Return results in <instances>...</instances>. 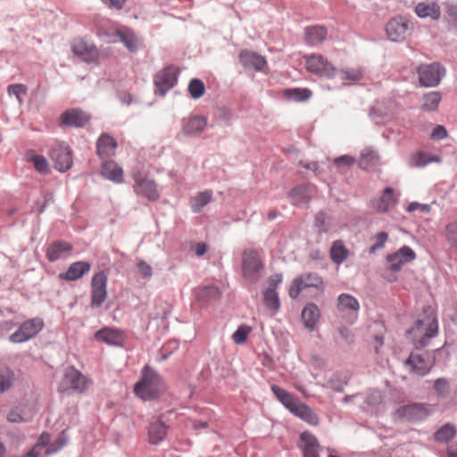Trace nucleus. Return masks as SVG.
<instances>
[{
	"label": "nucleus",
	"mask_w": 457,
	"mask_h": 457,
	"mask_svg": "<svg viewBox=\"0 0 457 457\" xmlns=\"http://www.w3.org/2000/svg\"><path fill=\"white\" fill-rule=\"evenodd\" d=\"M251 331L252 328L249 326L242 325L238 327L232 335L233 341L238 345L245 343Z\"/></svg>",
	"instance_id": "603ef678"
},
{
	"label": "nucleus",
	"mask_w": 457,
	"mask_h": 457,
	"mask_svg": "<svg viewBox=\"0 0 457 457\" xmlns=\"http://www.w3.org/2000/svg\"><path fill=\"white\" fill-rule=\"evenodd\" d=\"M101 172L106 179L120 183L123 180V170L114 161H106L103 163Z\"/></svg>",
	"instance_id": "2f4dec72"
},
{
	"label": "nucleus",
	"mask_w": 457,
	"mask_h": 457,
	"mask_svg": "<svg viewBox=\"0 0 457 457\" xmlns=\"http://www.w3.org/2000/svg\"><path fill=\"white\" fill-rule=\"evenodd\" d=\"M327 29L323 26H312L305 29V40L310 46L322 43L327 37Z\"/></svg>",
	"instance_id": "c9c22d12"
},
{
	"label": "nucleus",
	"mask_w": 457,
	"mask_h": 457,
	"mask_svg": "<svg viewBox=\"0 0 457 457\" xmlns=\"http://www.w3.org/2000/svg\"><path fill=\"white\" fill-rule=\"evenodd\" d=\"M263 300L266 306L271 310L277 311L279 308V299L278 293L274 288H268L263 294Z\"/></svg>",
	"instance_id": "a18cd8bd"
},
{
	"label": "nucleus",
	"mask_w": 457,
	"mask_h": 457,
	"mask_svg": "<svg viewBox=\"0 0 457 457\" xmlns=\"http://www.w3.org/2000/svg\"><path fill=\"white\" fill-rule=\"evenodd\" d=\"M430 413L428 406L424 403H412L400 407L397 410L399 417L409 421H417L427 418Z\"/></svg>",
	"instance_id": "dca6fc26"
},
{
	"label": "nucleus",
	"mask_w": 457,
	"mask_h": 457,
	"mask_svg": "<svg viewBox=\"0 0 457 457\" xmlns=\"http://www.w3.org/2000/svg\"><path fill=\"white\" fill-rule=\"evenodd\" d=\"M349 256V250L344 245L341 240L333 243L330 248V258L336 264L343 263Z\"/></svg>",
	"instance_id": "e433bc0d"
},
{
	"label": "nucleus",
	"mask_w": 457,
	"mask_h": 457,
	"mask_svg": "<svg viewBox=\"0 0 457 457\" xmlns=\"http://www.w3.org/2000/svg\"><path fill=\"white\" fill-rule=\"evenodd\" d=\"M72 53L86 62H94L98 58V51L93 45L87 44L83 39H75L71 46Z\"/></svg>",
	"instance_id": "a211bd4d"
},
{
	"label": "nucleus",
	"mask_w": 457,
	"mask_h": 457,
	"mask_svg": "<svg viewBox=\"0 0 457 457\" xmlns=\"http://www.w3.org/2000/svg\"><path fill=\"white\" fill-rule=\"evenodd\" d=\"M355 162V159L350 155H342L334 160V163L337 166H352Z\"/></svg>",
	"instance_id": "4d7b16f0"
},
{
	"label": "nucleus",
	"mask_w": 457,
	"mask_h": 457,
	"mask_svg": "<svg viewBox=\"0 0 457 457\" xmlns=\"http://www.w3.org/2000/svg\"><path fill=\"white\" fill-rule=\"evenodd\" d=\"M28 162L33 163L34 168L41 174H46L49 172V165L46 159L42 156L36 154L33 151H29L26 154Z\"/></svg>",
	"instance_id": "a19ab883"
},
{
	"label": "nucleus",
	"mask_w": 457,
	"mask_h": 457,
	"mask_svg": "<svg viewBox=\"0 0 457 457\" xmlns=\"http://www.w3.org/2000/svg\"><path fill=\"white\" fill-rule=\"evenodd\" d=\"M72 245L65 241H54L50 244L46 250V257L50 262H55L68 256L72 251Z\"/></svg>",
	"instance_id": "b1692460"
},
{
	"label": "nucleus",
	"mask_w": 457,
	"mask_h": 457,
	"mask_svg": "<svg viewBox=\"0 0 457 457\" xmlns=\"http://www.w3.org/2000/svg\"><path fill=\"white\" fill-rule=\"evenodd\" d=\"M442 96L439 92L433 91L423 96L420 109L424 112L436 111L441 102Z\"/></svg>",
	"instance_id": "4c0bfd02"
},
{
	"label": "nucleus",
	"mask_w": 457,
	"mask_h": 457,
	"mask_svg": "<svg viewBox=\"0 0 457 457\" xmlns=\"http://www.w3.org/2000/svg\"><path fill=\"white\" fill-rule=\"evenodd\" d=\"M400 195L392 187H386L383 191L380 200H395Z\"/></svg>",
	"instance_id": "052dcab7"
},
{
	"label": "nucleus",
	"mask_w": 457,
	"mask_h": 457,
	"mask_svg": "<svg viewBox=\"0 0 457 457\" xmlns=\"http://www.w3.org/2000/svg\"><path fill=\"white\" fill-rule=\"evenodd\" d=\"M135 394L141 399L153 400L166 391L162 378L152 369L145 367L141 379L135 385Z\"/></svg>",
	"instance_id": "f03ea898"
},
{
	"label": "nucleus",
	"mask_w": 457,
	"mask_h": 457,
	"mask_svg": "<svg viewBox=\"0 0 457 457\" xmlns=\"http://www.w3.org/2000/svg\"><path fill=\"white\" fill-rule=\"evenodd\" d=\"M386 30L390 40L403 41L408 30V22L402 17L392 19L387 22Z\"/></svg>",
	"instance_id": "6ab92c4d"
},
{
	"label": "nucleus",
	"mask_w": 457,
	"mask_h": 457,
	"mask_svg": "<svg viewBox=\"0 0 457 457\" xmlns=\"http://www.w3.org/2000/svg\"><path fill=\"white\" fill-rule=\"evenodd\" d=\"M340 79L349 84L357 83L364 77V71L359 67L342 69L339 71Z\"/></svg>",
	"instance_id": "58836bf2"
},
{
	"label": "nucleus",
	"mask_w": 457,
	"mask_h": 457,
	"mask_svg": "<svg viewBox=\"0 0 457 457\" xmlns=\"http://www.w3.org/2000/svg\"><path fill=\"white\" fill-rule=\"evenodd\" d=\"M315 227L319 233H328L331 229L330 218L324 212L315 216Z\"/></svg>",
	"instance_id": "de8ad7c7"
},
{
	"label": "nucleus",
	"mask_w": 457,
	"mask_h": 457,
	"mask_svg": "<svg viewBox=\"0 0 457 457\" xmlns=\"http://www.w3.org/2000/svg\"><path fill=\"white\" fill-rule=\"evenodd\" d=\"M54 167L59 171H66L72 165V157L70 148L63 144H57L52 147L49 153Z\"/></svg>",
	"instance_id": "ddd939ff"
},
{
	"label": "nucleus",
	"mask_w": 457,
	"mask_h": 457,
	"mask_svg": "<svg viewBox=\"0 0 457 457\" xmlns=\"http://www.w3.org/2000/svg\"><path fill=\"white\" fill-rule=\"evenodd\" d=\"M220 297V290L217 287L212 285L201 288L197 294V299L203 302L216 300Z\"/></svg>",
	"instance_id": "c03bdc74"
},
{
	"label": "nucleus",
	"mask_w": 457,
	"mask_h": 457,
	"mask_svg": "<svg viewBox=\"0 0 457 457\" xmlns=\"http://www.w3.org/2000/svg\"><path fill=\"white\" fill-rule=\"evenodd\" d=\"M300 447L304 457H320V445L317 438L311 433L305 431L300 436Z\"/></svg>",
	"instance_id": "393cba45"
},
{
	"label": "nucleus",
	"mask_w": 457,
	"mask_h": 457,
	"mask_svg": "<svg viewBox=\"0 0 457 457\" xmlns=\"http://www.w3.org/2000/svg\"><path fill=\"white\" fill-rule=\"evenodd\" d=\"M207 119L203 116H192L183 122V132L187 135H195L204 131Z\"/></svg>",
	"instance_id": "c85d7f7f"
},
{
	"label": "nucleus",
	"mask_w": 457,
	"mask_h": 457,
	"mask_svg": "<svg viewBox=\"0 0 457 457\" xmlns=\"http://www.w3.org/2000/svg\"><path fill=\"white\" fill-rule=\"evenodd\" d=\"M447 137V130L442 125H437L431 133V137L434 139H444Z\"/></svg>",
	"instance_id": "bf43d9fd"
},
{
	"label": "nucleus",
	"mask_w": 457,
	"mask_h": 457,
	"mask_svg": "<svg viewBox=\"0 0 457 457\" xmlns=\"http://www.w3.org/2000/svg\"><path fill=\"white\" fill-rule=\"evenodd\" d=\"M281 282H282V275L281 274H274V275L270 276L269 278V284H270L269 288L275 289V287L278 285H279Z\"/></svg>",
	"instance_id": "69168bd1"
},
{
	"label": "nucleus",
	"mask_w": 457,
	"mask_h": 457,
	"mask_svg": "<svg viewBox=\"0 0 457 457\" xmlns=\"http://www.w3.org/2000/svg\"><path fill=\"white\" fill-rule=\"evenodd\" d=\"M320 312L318 306L315 303H308L304 306L302 312V319L304 326L313 330L320 320Z\"/></svg>",
	"instance_id": "cd10ccee"
},
{
	"label": "nucleus",
	"mask_w": 457,
	"mask_h": 457,
	"mask_svg": "<svg viewBox=\"0 0 457 457\" xmlns=\"http://www.w3.org/2000/svg\"><path fill=\"white\" fill-rule=\"evenodd\" d=\"M418 17L425 19L438 20L441 15L440 6L436 3H419L414 9Z\"/></svg>",
	"instance_id": "bb28decb"
},
{
	"label": "nucleus",
	"mask_w": 457,
	"mask_h": 457,
	"mask_svg": "<svg viewBox=\"0 0 457 457\" xmlns=\"http://www.w3.org/2000/svg\"><path fill=\"white\" fill-rule=\"evenodd\" d=\"M450 383L447 379L440 378L434 382V390L439 397L445 398L450 393Z\"/></svg>",
	"instance_id": "8fccbe9b"
},
{
	"label": "nucleus",
	"mask_w": 457,
	"mask_h": 457,
	"mask_svg": "<svg viewBox=\"0 0 457 457\" xmlns=\"http://www.w3.org/2000/svg\"><path fill=\"white\" fill-rule=\"evenodd\" d=\"M95 338L110 345H121L124 342V333L120 329L104 328L96 332Z\"/></svg>",
	"instance_id": "4be33fe9"
},
{
	"label": "nucleus",
	"mask_w": 457,
	"mask_h": 457,
	"mask_svg": "<svg viewBox=\"0 0 457 457\" xmlns=\"http://www.w3.org/2000/svg\"><path fill=\"white\" fill-rule=\"evenodd\" d=\"M445 237L452 245L457 246V222H451L446 226Z\"/></svg>",
	"instance_id": "5fc2aeb1"
},
{
	"label": "nucleus",
	"mask_w": 457,
	"mask_h": 457,
	"mask_svg": "<svg viewBox=\"0 0 457 457\" xmlns=\"http://www.w3.org/2000/svg\"><path fill=\"white\" fill-rule=\"evenodd\" d=\"M108 275L104 270L96 272L90 282L91 296L90 305L92 308H99L107 298Z\"/></svg>",
	"instance_id": "0eeeda50"
},
{
	"label": "nucleus",
	"mask_w": 457,
	"mask_h": 457,
	"mask_svg": "<svg viewBox=\"0 0 457 457\" xmlns=\"http://www.w3.org/2000/svg\"><path fill=\"white\" fill-rule=\"evenodd\" d=\"M431 162H441V157L438 155H429L428 154L418 151L410 155L409 164L413 168L424 167Z\"/></svg>",
	"instance_id": "72a5a7b5"
},
{
	"label": "nucleus",
	"mask_w": 457,
	"mask_h": 457,
	"mask_svg": "<svg viewBox=\"0 0 457 457\" xmlns=\"http://www.w3.org/2000/svg\"><path fill=\"white\" fill-rule=\"evenodd\" d=\"M290 196L296 200H311L318 197V190L314 185L304 183L294 187L290 193Z\"/></svg>",
	"instance_id": "c756f323"
},
{
	"label": "nucleus",
	"mask_w": 457,
	"mask_h": 457,
	"mask_svg": "<svg viewBox=\"0 0 457 457\" xmlns=\"http://www.w3.org/2000/svg\"><path fill=\"white\" fill-rule=\"evenodd\" d=\"M239 60L245 68L253 69L256 71H262L267 64V61L263 56L247 49L240 52Z\"/></svg>",
	"instance_id": "412c9836"
},
{
	"label": "nucleus",
	"mask_w": 457,
	"mask_h": 457,
	"mask_svg": "<svg viewBox=\"0 0 457 457\" xmlns=\"http://www.w3.org/2000/svg\"><path fill=\"white\" fill-rule=\"evenodd\" d=\"M271 391L276 395L278 400L289 410L290 412L294 411V409L300 403L298 399H296L292 394L288 393L285 389H282L277 385H273L271 386Z\"/></svg>",
	"instance_id": "473e14b6"
},
{
	"label": "nucleus",
	"mask_w": 457,
	"mask_h": 457,
	"mask_svg": "<svg viewBox=\"0 0 457 457\" xmlns=\"http://www.w3.org/2000/svg\"><path fill=\"white\" fill-rule=\"evenodd\" d=\"M291 413L312 426H317L319 424L320 420L318 415L309 406L301 402Z\"/></svg>",
	"instance_id": "f704fd0d"
},
{
	"label": "nucleus",
	"mask_w": 457,
	"mask_h": 457,
	"mask_svg": "<svg viewBox=\"0 0 457 457\" xmlns=\"http://www.w3.org/2000/svg\"><path fill=\"white\" fill-rule=\"evenodd\" d=\"M109 8L121 10L127 0H101Z\"/></svg>",
	"instance_id": "680f3d73"
},
{
	"label": "nucleus",
	"mask_w": 457,
	"mask_h": 457,
	"mask_svg": "<svg viewBox=\"0 0 457 457\" xmlns=\"http://www.w3.org/2000/svg\"><path fill=\"white\" fill-rule=\"evenodd\" d=\"M49 441L50 436L46 433H43L39 437L37 444L34 447H37V450H38L39 447L46 446L49 443Z\"/></svg>",
	"instance_id": "774afa93"
},
{
	"label": "nucleus",
	"mask_w": 457,
	"mask_h": 457,
	"mask_svg": "<svg viewBox=\"0 0 457 457\" xmlns=\"http://www.w3.org/2000/svg\"><path fill=\"white\" fill-rule=\"evenodd\" d=\"M434 359L428 354L411 353L404 364L409 371L418 376H425L434 366Z\"/></svg>",
	"instance_id": "f8f14e48"
},
{
	"label": "nucleus",
	"mask_w": 457,
	"mask_h": 457,
	"mask_svg": "<svg viewBox=\"0 0 457 457\" xmlns=\"http://www.w3.org/2000/svg\"><path fill=\"white\" fill-rule=\"evenodd\" d=\"M91 116L83 110L72 108L64 112L61 117V122L69 127L80 128L87 125Z\"/></svg>",
	"instance_id": "f3484780"
},
{
	"label": "nucleus",
	"mask_w": 457,
	"mask_h": 457,
	"mask_svg": "<svg viewBox=\"0 0 457 457\" xmlns=\"http://www.w3.org/2000/svg\"><path fill=\"white\" fill-rule=\"evenodd\" d=\"M192 249L195 251L197 256H202L207 250V245L204 243H196L192 245Z\"/></svg>",
	"instance_id": "0e129e2a"
},
{
	"label": "nucleus",
	"mask_w": 457,
	"mask_h": 457,
	"mask_svg": "<svg viewBox=\"0 0 457 457\" xmlns=\"http://www.w3.org/2000/svg\"><path fill=\"white\" fill-rule=\"evenodd\" d=\"M91 269L87 262H75L70 265L66 272L60 273L59 278L66 281H74L81 278Z\"/></svg>",
	"instance_id": "5701e85b"
},
{
	"label": "nucleus",
	"mask_w": 457,
	"mask_h": 457,
	"mask_svg": "<svg viewBox=\"0 0 457 457\" xmlns=\"http://www.w3.org/2000/svg\"><path fill=\"white\" fill-rule=\"evenodd\" d=\"M359 310L360 303L354 296L349 294H341L337 297V313L341 317L347 319L350 323H354L357 320Z\"/></svg>",
	"instance_id": "9d476101"
},
{
	"label": "nucleus",
	"mask_w": 457,
	"mask_h": 457,
	"mask_svg": "<svg viewBox=\"0 0 457 457\" xmlns=\"http://www.w3.org/2000/svg\"><path fill=\"white\" fill-rule=\"evenodd\" d=\"M299 164L303 168H304L306 170H312L313 172H316L318 168H319V165H318V163L316 162H304V161H301L299 162Z\"/></svg>",
	"instance_id": "338daca9"
},
{
	"label": "nucleus",
	"mask_w": 457,
	"mask_h": 457,
	"mask_svg": "<svg viewBox=\"0 0 457 457\" xmlns=\"http://www.w3.org/2000/svg\"><path fill=\"white\" fill-rule=\"evenodd\" d=\"M7 420L10 422L20 423L22 422L24 420L18 411L12 410L8 413Z\"/></svg>",
	"instance_id": "e2e57ef3"
},
{
	"label": "nucleus",
	"mask_w": 457,
	"mask_h": 457,
	"mask_svg": "<svg viewBox=\"0 0 457 457\" xmlns=\"http://www.w3.org/2000/svg\"><path fill=\"white\" fill-rule=\"evenodd\" d=\"M378 163V154L371 149L366 148L361 154L359 166L362 170H370Z\"/></svg>",
	"instance_id": "ea45409f"
},
{
	"label": "nucleus",
	"mask_w": 457,
	"mask_h": 457,
	"mask_svg": "<svg viewBox=\"0 0 457 457\" xmlns=\"http://www.w3.org/2000/svg\"><path fill=\"white\" fill-rule=\"evenodd\" d=\"M137 268L143 278H149L153 275L152 267L144 260H139Z\"/></svg>",
	"instance_id": "6e6d98bb"
},
{
	"label": "nucleus",
	"mask_w": 457,
	"mask_h": 457,
	"mask_svg": "<svg viewBox=\"0 0 457 457\" xmlns=\"http://www.w3.org/2000/svg\"><path fill=\"white\" fill-rule=\"evenodd\" d=\"M167 434V426L161 420L152 421L148 428V440L151 444L156 445L162 441Z\"/></svg>",
	"instance_id": "7c9ffc66"
},
{
	"label": "nucleus",
	"mask_w": 457,
	"mask_h": 457,
	"mask_svg": "<svg viewBox=\"0 0 457 457\" xmlns=\"http://www.w3.org/2000/svg\"><path fill=\"white\" fill-rule=\"evenodd\" d=\"M438 323L436 314L433 309L428 307L424 310V315L419 319L415 325L408 330L413 345L416 348L427 346L429 340L437 335Z\"/></svg>",
	"instance_id": "f257e3e1"
},
{
	"label": "nucleus",
	"mask_w": 457,
	"mask_h": 457,
	"mask_svg": "<svg viewBox=\"0 0 457 457\" xmlns=\"http://www.w3.org/2000/svg\"><path fill=\"white\" fill-rule=\"evenodd\" d=\"M419 82L422 87H436L445 74V68L438 62L421 64L417 68Z\"/></svg>",
	"instance_id": "6e6552de"
},
{
	"label": "nucleus",
	"mask_w": 457,
	"mask_h": 457,
	"mask_svg": "<svg viewBox=\"0 0 457 457\" xmlns=\"http://www.w3.org/2000/svg\"><path fill=\"white\" fill-rule=\"evenodd\" d=\"M188 91L190 96L195 98H200L204 96L205 91V87L204 82L198 79H193L188 85Z\"/></svg>",
	"instance_id": "09e8293b"
},
{
	"label": "nucleus",
	"mask_w": 457,
	"mask_h": 457,
	"mask_svg": "<svg viewBox=\"0 0 457 457\" xmlns=\"http://www.w3.org/2000/svg\"><path fill=\"white\" fill-rule=\"evenodd\" d=\"M178 71L173 65L161 70L154 76L155 93L164 96L177 82Z\"/></svg>",
	"instance_id": "9b49d317"
},
{
	"label": "nucleus",
	"mask_w": 457,
	"mask_h": 457,
	"mask_svg": "<svg viewBox=\"0 0 457 457\" xmlns=\"http://www.w3.org/2000/svg\"><path fill=\"white\" fill-rule=\"evenodd\" d=\"M307 287H315L323 290L324 283L322 278L316 273H307L299 276L293 280L288 289V295L292 299H295L300 293Z\"/></svg>",
	"instance_id": "1a4fd4ad"
},
{
	"label": "nucleus",
	"mask_w": 457,
	"mask_h": 457,
	"mask_svg": "<svg viewBox=\"0 0 457 457\" xmlns=\"http://www.w3.org/2000/svg\"><path fill=\"white\" fill-rule=\"evenodd\" d=\"M133 179L135 181V191L137 195L146 197L149 200H155L159 197L157 185L154 180L144 177L140 172L134 173Z\"/></svg>",
	"instance_id": "4468645a"
},
{
	"label": "nucleus",
	"mask_w": 457,
	"mask_h": 457,
	"mask_svg": "<svg viewBox=\"0 0 457 457\" xmlns=\"http://www.w3.org/2000/svg\"><path fill=\"white\" fill-rule=\"evenodd\" d=\"M14 373L8 368L0 370V394L8 391L13 383Z\"/></svg>",
	"instance_id": "37998d69"
},
{
	"label": "nucleus",
	"mask_w": 457,
	"mask_h": 457,
	"mask_svg": "<svg viewBox=\"0 0 457 457\" xmlns=\"http://www.w3.org/2000/svg\"><path fill=\"white\" fill-rule=\"evenodd\" d=\"M416 257L414 251L409 246H403L396 253L388 254L386 256V262L388 263L389 270L393 271H399L402 267L412 262Z\"/></svg>",
	"instance_id": "2eb2a0df"
},
{
	"label": "nucleus",
	"mask_w": 457,
	"mask_h": 457,
	"mask_svg": "<svg viewBox=\"0 0 457 457\" xmlns=\"http://www.w3.org/2000/svg\"><path fill=\"white\" fill-rule=\"evenodd\" d=\"M307 71L319 76L332 79L337 74V69L331 62L321 54H313L305 57Z\"/></svg>",
	"instance_id": "39448f33"
},
{
	"label": "nucleus",
	"mask_w": 457,
	"mask_h": 457,
	"mask_svg": "<svg viewBox=\"0 0 457 457\" xmlns=\"http://www.w3.org/2000/svg\"><path fill=\"white\" fill-rule=\"evenodd\" d=\"M456 435V428L453 425L447 423L441 427L435 433V438L440 443H448Z\"/></svg>",
	"instance_id": "79ce46f5"
},
{
	"label": "nucleus",
	"mask_w": 457,
	"mask_h": 457,
	"mask_svg": "<svg viewBox=\"0 0 457 457\" xmlns=\"http://www.w3.org/2000/svg\"><path fill=\"white\" fill-rule=\"evenodd\" d=\"M284 95L292 100L305 101L310 98L312 92L307 88H293L285 90Z\"/></svg>",
	"instance_id": "49530a36"
},
{
	"label": "nucleus",
	"mask_w": 457,
	"mask_h": 457,
	"mask_svg": "<svg viewBox=\"0 0 457 457\" xmlns=\"http://www.w3.org/2000/svg\"><path fill=\"white\" fill-rule=\"evenodd\" d=\"M66 444V439L63 436H60L50 447L46 450V454H52L60 450Z\"/></svg>",
	"instance_id": "13d9d810"
},
{
	"label": "nucleus",
	"mask_w": 457,
	"mask_h": 457,
	"mask_svg": "<svg viewBox=\"0 0 457 457\" xmlns=\"http://www.w3.org/2000/svg\"><path fill=\"white\" fill-rule=\"evenodd\" d=\"M388 238V235L386 232H379L376 234L372 239L375 240V244L370 246V253H375L377 250L384 247L386 240Z\"/></svg>",
	"instance_id": "864d4df0"
},
{
	"label": "nucleus",
	"mask_w": 457,
	"mask_h": 457,
	"mask_svg": "<svg viewBox=\"0 0 457 457\" xmlns=\"http://www.w3.org/2000/svg\"><path fill=\"white\" fill-rule=\"evenodd\" d=\"M7 93L14 96L20 104H22L23 97L27 95V87L23 84H12L8 86Z\"/></svg>",
	"instance_id": "3c124183"
},
{
	"label": "nucleus",
	"mask_w": 457,
	"mask_h": 457,
	"mask_svg": "<svg viewBox=\"0 0 457 457\" xmlns=\"http://www.w3.org/2000/svg\"><path fill=\"white\" fill-rule=\"evenodd\" d=\"M116 35L129 52H136L139 48V39L132 29L124 27L116 30Z\"/></svg>",
	"instance_id": "a878e982"
},
{
	"label": "nucleus",
	"mask_w": 457,
	"mask_h": 457,
	"mask_svg": "<svg viewBox=\"0 0 457 457\" xmlns=\"http://www.w3.org/2000/svg\"><path fill=\"white\" fill-rule=\"evenodd\" d=\"M118 146L117 140L107 133L102 134L96 142V153L101 159L113 156Z\"/></svg>",
	"instance_id": "aec40b11"
},
{
	"label": "nucleus",
	"mask_w": 457,
	"mask_h": 457,
	"mask_svg": "<svg viewBox=\"0 0 457 457\" xmlns=\"http://www.w3.org/2000/svg\"><path fill=\"white\" fill-rule=\"evenodd\" d=\"M264 263L260 253L255 249H246L242 253V271L244 278L251 283L257 282L262 276Z\"/></svg>",
	"instance_id": "20e7f679"
},
{
	"label": "nucleus",
	"mask_w": 457,
	"mask_h": 457,
	"mask_svg": "<svg viewBox=\"0 0 457 457\" xmlns=\"http://www.w3.org/2000/svg\"><path fill=\"white\" fill-rule=\"evenodd\" d=\"M41 318H32L21 324L19 328L9 337L10 342L21 344L35 337L44 328Z\"/></svg>",
	"instance_id": "423d86ee"
},
{
	"label": "nucleus",
	"mask_w": 457,
	"mask_h": 457,
	"mask_svg": "<svg viewBox=\"0 0 457 457\" xmlns=\"http://www.w3.org/2000/svg\"><path fill=\"white\" fill-rule=\"evenodd\" d=\"M92 381L84 376L74 367H68L59 383L58 390L62 393H79L82 394L91 386Z\"/></svg>",
	"instance_id": "7ed1b4c3"
}]
</instances>
